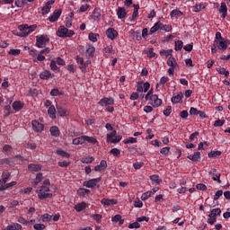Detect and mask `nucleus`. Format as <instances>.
Returning a JSON list of instances; mask_svg holds the SVG:
<instances>
[{
	"label": "nucleus",
	"mask_w": 230,
	"mask_h": 230,
	"mask_svg": "<svg viewBox=\"0 0 230 230\" xmlns=\"http://www.w3.org/2000/svg\"><path fill=\"white\" fill-rule=\"evenodd\" d=\"M86 49V57H88L89 58H91L92 57H94V53L96 51V48H94V46H93V44H88L85 47Z\"/></svg>",
	"instance_id": "nucleus-15"
},
{
	"label": "nucleus",
	"mask_w": 230,
	"mask_h": 230,
	"mask_svg": "<svg viewBox=\"0 0 230 230\" xmlns=\"http://www.w3.org/2000/svg\"><path fill=\"white\" fill-rule=\"evenodd\" d=\"M88 66H91V60H86L83 66H79V69H81L82 73H86Z\"/></svg>",
	"instance_id": "nucleus-53"
},
{
	"label": "nucleus",
	"mask_w": 230,
	"mask_h": 230,
	"mask_svg": "<svg viewBox=\"0 0 230 230\" xmlns=\"http://www.w3.org/2000/svg\"><path fill=\"white\" fill-rule=\"evenodd\" d=\"M40 80H49L51 78H55V74L49 72V70H44L40 73Z\"/></svg>",
	"instance_id": "nucleus-11"
},
{
	"label": "nucleus",
	"mask_w": 230,
	"mask_h": 230,
	"mask_svg": "<svg viewBox=\"0 0 230 230\" xmlns=\"http://www.w3.org/2000/svg\"><path fill=\"white\" fill-rule=\"evenodd\" d=\"M206 9V5H204V4L202 3H198L196 4L194 6H192V12H195L197 13H199V12H202V10Z\"/></svg>",
	"instance_id": "nucleus-29"
},
{
	"label": "nucleus",
	"mask_w": 230,
	"mask_h": 230,
	"mask_svg": "<svg viewBox=\"0 0 230 230\" xmlns=\"http://www.w3.org/2000/svg\"><path fill=\"white\" fill-rule=\"evenodd\" d=\"M117 17L118 19H125V17H127V10L125 7H119L117 9Z\"/></svg>",
	"instance_id": "nucleus-24"
},
{
	"label": "nucleus",
	"mask_w": 230,
	"mask_h": 230,
	"mask_svg": "<svg viewBox=\"0 0 230 230\" xmlns=\"http://www.w3.org/2000/svg\"><path fill=\"white\" fill-rule=\"evenodd\" d=\"M220 155H222V151H210L208 154V157L209 158V159H213V158H215V157H218V156H220Z\"/></svg>",
	"instance_id": "nucleus-40"
},
{
	"label": "nucleus",
	"mask_w": 230,
	"mask_h": 230,
	"mask_svg": "<svg viewBox=\"0 0 230 230\" xmlns=\"http://www.w3.org/2000/svg\"><path fill=\"white\" fill-rule=\"evenodd\" d=\"M31 125H32V128L35 132H42V130H44V124H42L37 120H32Z\"/></svg>",
	"instance_id": "nucleus-14"
},
{
	"label": "nucleus",
	"mask_w": 230,
	"mask_h": 230,
	"mask_svg": "<svg viewBox=\"0 0 230 230\" xmlns=\"http://www.w3.org/2000/svg\"><path fill=\"white\" fill-rule=\"evenodd\" d=\"M160 24L161 22H157L154 24V26L150 29L149 31V35H154V33H155V31H158L159 30H161L160 28Z\"/></svg>",
	"instance_id": "nucleus-35"
},
{
	"label": "nucleus",
	"mask_w": 230,
	"mask_h": 230,
	"mask_svg": "<svg viewBox=\"0 0 230 230\" xmlns=\"http://www.w3.org/2000/svg\"><path fill=\"white\" fill-rule=\"evenodd\" d=\"M49 186H51V182L49 179H46L43 181L40 189L36 190L40 200H46V199H51L53 197V193L48 192L49 191Z\"/></svg>",
	"instance_id": "nucleus-1"
},
{
	"label": "nucleus",
	"mask_w": 230,
	"mask_h": 230,
	"mask_svg": "<svg viewBox=\"0 0 230 230\" xmlns=\"http://www.w3.org/2000/svg\"><path fill=\"white\" fill-rule=\"evenodd\" d=\"M50 96H64V92H60L58 88H54L50 91Z\"/></svg>",
	"instance_id": "nucleus-42"
},
{
	"label": "nucleus",
	"mask_w": 230,
	"mask_h": 230,
	"mask_svg": "<svg viewBox=\"0 0 230 230\" xmlns=\"http://www.w3.org/2000/svg\"><path fill=\"white\" fill-rule=\"evenodd\" d=\"M33 229H35V230H44V229H46V226L44 224H35L33 226Z\"/></svg>",
	"instance_id": "nucleus-62"
},
{
	"label": "nucleus",
	"mask_w": 230,
	"mask_h": 230,
	"mask_svg": "<svg viewBox=\"0 0 230 230\" xmlns=\"http://www.w3.org/2000/svg\"><path fill=\"white\" fill-rule=\"evenodd\" d=\"M200 152L197 151L194 152L193 155H190L187 156V159H190V161H193V163L197 162V161H200Z\"/></svg>",
	"instance_id": "nucleus-26"
},
{
	"label": "nucleus",
	"mask_w": 230,
	"mask_h": 230,
	"mask_svg": "<svg viewBox=\"0 0 230 230\" xmlns=\"http://www.w3.org/2000/svg\"><path fill=\"white\" fill-rule=\"evenodd\" d=\"M222 214V209L220 208H213L208 217H214V218H217V217H220V215Z\"/></svg>",
	"instance_id": "nucleus-30"
},
{
	"label": "nucleus",
	"mask_w": 230,
	"mask_h": 230,
	"mask_svg": "<svg viewBox=\"0 0 230 230\" xmlns=\"http://www.w3.org/2000/svg\"><path fill=\"white\" fill-rule=\"evenodd\" d=\"M170 78L168 76H163L160 79L159 84H156V87H158V85H164L166 84V82H169Z\"/></svg>",
	"instance_id": "nucleus-55"
},
{
	"label": "nucleus",
	"mask_w": 230,
	"mask_h": 230,
	"mask_svg": "<svg viewBox=\"0 0 230 230\" xmlns=\"http://www.w3.org/2000/svg\"><path fill=\"white\" fill-rule=\"evenodd\" d=\"M48 114L51 119H57V109L55 108V105H51L48 109Z\"/></svg>",
	"instance_id": "nucleus-23"
},
{
	"label": "nucleus",
	"mask_w": 230,
	"mask_h": 230,
	"mask_svg": "<svg viewBox=\"0 0 230 230\" xmlns=\"http://www.w3.org/2000/svg\"><path fill=\"white\" fill-rule=\"evenodd\" d=\"M92 19L93 21H98V19H102V9L100 7H95L93 11Z\"/></svg>",
	"instance_id": "nucleus-18"
},
{
	"label": "nucleus",
	"mask_w": 230,
	"mask_h": 230,
	"mask_svg": "<svg viewBox=\"0 0 230 230\" xmlns=\"http://www.w3.org/2000/svg\"><path fill=\"white\" fill-rule=\"evenodd\" d=\"M87 208V203L85 202H81V203H77L76 205H75L74 209H75V211L77 213H82V211H84V209Z\"/></svg>",
	"instance_id": "nucleus-22"
},
{
	"label": "nucleus",
	"mask_w": 230,
	"mask_h": 230,
	"mask_svg": "<svg viewBox=\"0 0 230 230\" xmlns=\"http://www.w3.org/2000/svg\"><path fill=\"white\" fill-rule=\"evenodd\" d=\"M18 30L21 31L18 34V37H28L30 33H33L35 30H37V25H28V24H22L18 26Z\"/></svg>",
	"instance_id": "nucleus-2"
},
{
	"label": "nucleus",
	"mask_w": 230,
	"mask_h": 230,
	"mask_svg": "<svg viewBox=\"0 0 230 230\" xmlns=\"http://www.w3.org/2000/svg\"><path fill=\"white\" fill-rule=\"evenodd\" d=\"M91 8V4H82L81 7L78 9L79 13H84V12H87Z\"/></svg>",
	"instance_id": "nucleus-52"
},
{
	"label": "nucleus",
	"mask_w": 230,
	"mask_h": 230,
	"mask_svg": "<svg viewBox=\"0 0 230 230\" xmlns=\"http://www.w3.org/2000/svg\"><path fill=\"white\" fill-rule=\"evenodd\" d=\"M214 43L217 47V49H220L221 51H226L227 49V47L230 44L229 40H214Z\"/></svg>",
	"instance_id": "nucleus-6"
},
{
	"label": "nucleus",
	"mask_w": 230,
	"mask_h": 230,
	"mask_svg": "<svg viewBox=\"0 0 230 230\" xmlns=\"http://www.w3.org/2000/svg\"><path fill=\"white\" fill-rule=\"evenodd\" d=\"M153 195H154V192H152V190L146 191V192L142 194L141 199L142 200H148L150 199V197H152Z\"/></svg>",
	"instance_id": "nucleus-49"
},
{
	"label": "nucleus",
	"mask_w": 230,
	"mask_h": 230,
	"mask_svg": "<svg viewBox=\"0 0 230 230\" xmlns=\"http://www.w3.org/2000/svg\"><path fill=\"white\" fill-rule=\"evenodd\" d=\"M101 204H102V206H116L118 199H102Z\"/></svg>",
	"instance_id": "nucleus-19"
},
{
	"label": "nucleus",
	"mask_w": 230,
	"mask_h": 230,
	"mask_svg": "<svg viewBox=\"0 0 230 230\" xmlns=\"http://www.w3.org/2000/svg\"><path fill=\"white\" fill-rule=\"evenodd\" d=\"M77 195L79 197H85V195H91V190L85 188H79L77 190Z\"/></svg>",
	"instance_id": "nucleus-28"
},
{
	"label": "nucleus",
	"mask_w": 230,
	"mask_h": 230,
	"mask_svg": "<svg viewBox=\"0 0 230 230\" xmlns=\"http://www.w3.org/2000/svg\"><path fill=\"white\" fill-rule=\"evenodd\" d=\"M98 104L101 105V107H109L114 105V99L104 97L99 101Z\"/></svg>",
	"instance_id": "nucleus-8"
},
{
	"label": "nucleus",
	"mask_w": 230,
	"mask_h": 230,
	"mask_svg": "<svg viewBox=\"0 0 230 230\" xmlns=\"http://www.w3.org/2000/svg\"><path fill=\"white\" fill-rule=\"evenodd\" d=\"M105 53H109L111 55H114V49L112 48V45H108L105 49H104Z\"/></svg>",
	"instance_id": "nucleus-61"
},
{
	"label": "nucleus",
	"mask_w": 230,
	"mask_h": 230,
	"mask_svg": "<svg viewBox=\"0 0 230 230\" xmlns=\"http://www.w3.org/2000/svg\"><path fill=\"white\" fill-rule=\"evenodd\" d=\"M117 131L113 130L111 133L108 134L106 137V142L107 143H112L113 137H116Z\"/></svg>",
	"instance_id": "nucleus-44"
},
{
	"label": "nucleus",
	"mask_w": 230,
	"mask_h": 230,
	"mask_svg": "<svg viewBox=\"0 0 230 230\" xmlns=\"http://www.w3.org/2000/svg\"><path fill=\"white\" fill-rule=\"evenodd\" d=\"M124 143H125V145H128L130 143L131 144L137 143V138L130 137L127 138L126 140H124Z\"/></svg>",
	"instance_id": "nucleus-59"
},
{
	"label": "nucleus",
	"mask_w": 230,
	"mask_h": 230,
	"mask_svg": "<svg viewBox=\"0 0 230 230\" xmlns=\"http://www.w3.org/2000/svg\"><path fill=\"white\" fill-rule=\"evenodd\" d=\"M56 154L58 155H60L61 157H66V159H69V157H70V155L62 149L57 150Z\"/></svg>",
	"instance_id": "nucleus-47"
},
{
	"label": "nucleus",
	"mask_w": 230,
	"mask_h": 230,
	"mask_svg": "<svg viewBox=\"0 0 230 230\" xmlns=\"http://www.w3.org/2000/svg\"><path fill=\"white\" fill-rule=\"evenodd\" d=\"M170 17L171 19H173L174 17L178 19V17H182V13L181 12V10L173 9L170 13Z\"/></svg>",
	"instance_id": "nucleus-33"
},
{
	"label": "nucleus",
	"mask_w": 230,
	"mask_h": 230,
	"mask_svg": "<svg viewBox=\"0 0 230 230\" xmlns=\"http://www.w3.org/2000/svg\"><path fill=\"white\" fill-rule=\"evenodd\" d=\"M11 173L6 172L2 173V179L0 180V184H4L5 182L8 181V179L11 177Z\"/></svg>",
	"instance_id": "nucleus-36"
},
{
	"label": "nucleus",
	"mask_w": 230,
	"mask_h": 230,
	"mask_svg": "<svg viewBox=\"0 0 230 230\" xmlns=\"http://www.w3.org/2000/svg\"><path fill=\"white\" fill-rule=\"evenodd\" d=\"M16 184H17V181H11L9 183L0 184V191H4V190H8V188H12Z\"/></svg>",
	"instance_id": "nucleus-32"
},
{
	"label": "nucleus",
	"mask_w": 230,
	"mask_h": 230,
	"mask_svg": "<svg viewBox=\"0 0 230 230\" xmlns=\"http://www.w3.org/2000/svg\"><path fill=\"white\" fill-rule=\"evenodd\" d=\"M12 163H13V161L12 160V158H2L0 159V164H7L8 166L12 165Z\"/></svg>",
	"instance_id": "nucleus-50"
},
{
	"label": "nucleus",
	"mask_w": 230,
	"mask_h": 230,
	"mask_svg": "<svg viewBox=\"0 0 230 230\" xmlns=\"http://www.w3.org/2000/svg\"><path fill=\"white\" fill-rule=\"evenodd\" d=\"M44 174L42 172H38L36 175V179L33 182L34 186H37L39 184V182H42V180L44 179Z\"/></svg>",
	"instance_id": "nucleus-41"
},
{
	"label": "nucleus",
	"mask_w": 230,
	"mask_h": 230,
	"mask_svg": "<svg viewBox=\"0 0 230 230\" xmlns=\"http://www.w3.org/2000/svg\"><path fill=\"white\" fill-rule=\"evenodd\" d=\"M93 161L94 157L93 156H87L81 159V163H83V164H91V163H93Z\"/></svg>",
	"instance_id": "nucleus-45"
},
{
	"label": "nucleus",
	"mask_w": 230,
	"mask_h": 230,
	"mask_svg": "<svg viewBox=\"0 0 230 230\" xmlns=\"http://www.w3.org/2000/svg\"><path fill=\"white\" fill-rule=\"evenodd\" d=\"M51 4H55V0H49L46 3L45 6L42 7V15H48L51 12Z\"/></svg>",
	"instance_id": "nucleus-10"
},
{
	"label": "nucleus",
	"mask_w": 230,
	"mask_h": 230,
	"mask_svg": "<svg viewBox=\"0 0 230 230\" xmlns=\"http://www.w3.org/2000/svg\"><path fill=\"white\" fill-rule=\"evenodd\" d=\"M182 48H184V43L182 42V40H176L174 47L175 51H181Z\"/></svg>",
	"instance_id": "nucleus-48"
},
{
	"label": "nucleus",
	"mask_w": 230,
	"mask_h": 230,
	"mask_svg": "<svg viewBox=\"0 0 230 230\" xmlns=\"http://www.w3.org/2000/svg\"><path fill=\"white\" fill-rule=\"evenodd\" d=\"M12 107L13 111L19 112V111H22L23 109L24 103H22L21 101H15L14 102H13Z\"/></svg>",
	"instance_id": "nucleus-25"
},
{
	"label": "nucleus",
	"mask_w": 230,
	"mask_h": 230,
	"mask_svg": "<svg viewBox=\"0 0 230 230\" xmlns=\"http://www.w3.org/2000/svg\"><path fill=\"white\" fill-rule=\"evenodd\" d=\"M102 181V177L93 178L89 181H85L83 182V186L85 188H100V185H98V182Z\"/></svg>",
	"instance_id": "nucleus-5"
},
{
	"label": "nucleus",
	"mask_w": 230,
	"mask_h": 230,
	"mask_svg": "<svg viewBox=\"0 0 230 230\" xmlns=\"http://www.w3.org/2000/svg\"><path fill=\"white\" fill-rule=\"evenodd\" d=\"M224 195V191L222 190H219L216 192V194L213 196L214 200H218Z\"/></svg>",
	"instance_id": "nucleus-60"
},
{
	"label": "nucleus",
	"mask_w": 230,
	"mask_h": 230,
	"mask_svg": "<svg viewBox=\"0 0 230 230\" xmlns=\"http://www.w3.org/2000/svg\"><path fill=\"white\" fill-rule=\"evenodd\" d=\"M110 154L114 155V157H119L121 155V151L118 148H113L110 151Z\"/></svg>",
	"instance_id": "nucleus-54"
},
{
	"label": "nucleus",
	"mask_w": 230,
	"mask_h": 230,
	"mask_svg": "<svg viewBox=\"0 0 230 230\" xmlns=\"http://www.w3.org/2000/svg\"><path fill=\"white\" fill-rule=\"evenodd\" d=\"M199 136H200V133H199V131H196V132L190 134L189 140L191 143H193V141H195V139H197V137H199Z\"/></svg>",
	"instance_id": "nucleus-57"
},
{
	"label": "nucleus",
	"mask_w": 230,
	"mask_h": 230,
	"mask_svg": "<svg viewBox=\"0 0 230 230\" xmlns=\"http://www.w3.org/2000/svg\"><path fill=\"white\" fill-rule=\"evenodd\" d=\"M134 206H135V208H143V201H141V199L137 198L134 200Z\"/></svg>",
	"instance_id": "nucleus-63"
},
{
	"label": "nucleus",
	"mask_w": 230,
	"mask_h": 230,
	"mask_svg": "<svg viewBox=\"0 0 230 230\" xmlns=\"http://www.w3.org/2000/svg\"><path fill=\"white\" fill-rule=\"evenodd\" d=\"M182 98H184V94L182 92H180L177 95L172 97L171 102L175 105L177 103H181L182 102Z\"/></svg>",
	"instance_id": "nucleus-16"
},
{
	"label": "nucleus",
	"mask_w": 230,
	"mask_h": 230,
	"mask_svg": "<svg viewBox=\"0 0 230 230\" xmlns=\"http://www.w3.org/2000/svg\"><path fill=\"white\" fill-rule=\"evenodd\" d=\"M106 35L108 37V39H110L111 40H114V39H116V37H118V31H116L114 28H109L106 31Z\"/></svg>",
	"instance_id": "nucleus-13"
},
{
	"label": "nucleus",
	"mask_w": 230,
	"mask_h": 230,
	"mask_svg": "<svg viewBox=\"0 0 230 230\" xmlns=\"http://www.w3.org/2000/svg\"><path fill=\"white\" fill-rule=\"evenodd\" d=\"M149 103L152 105V107L157 109V107H161V105H163V100L159 99L157 94L151 95Z\"/></svg>",
	"instance_id": "nucleus-7"
},
{
	"label": "nucleus",
	"mask_w": 230,
	"mask_h": 230,
	"mask_svg": "<svg viewBox=\"0 0 230 230\" xmlns=\"http://www.w3.org/2000/svg\"><path fill=\"white\" fill-rule=\"evenodd\" d=\"M72 143L73 145H84L85 143V135L74 138Z\"/></svg>",
	"instance_id": "nucleus-31"
},
{
	"label": "nucleus",
	"mask_w": 230,
	"mask_h": 230,
	"mask_svg": "<svg viewBox=\"0 0 230 230\" xmlns=\"http://www.w3.org/2000/svg\"><path fill=\"white\" fill-rule=\"evenodd\" d=\"M49 132L53 137H58L60 136V129L57 126L50 127Z\"/></svg>",
	"instance_id": "nucleus-27"
},
{
	"label": "nucleus",
	"mask_w": 230,
	"mask_h": 230,
	"mask_svg": "<svg viewBox=\"0 0 230 230\" xmlns=\"http://www.w3.org/2000/svg\"><path fill=\"white\" fill-rule=\"evenodd\" d=\"M98 37H100L99 34L93 33V32H90L88 34V39L89 40H91L92 42H97L98 41Z\"/></svg>",
	"instance_id": "nucleus-46"
},
{
	"label": "nucleus",
	"mask_w": 230,
	"mask_h": 230,
	"mask_svg": "<svg viewBox=\"0 0 230 230\" xmlns=\"http://www.w3.org/2000/svg\"><path fill=\"white\" fill-rule=\"evenodd\" d=\"M219 13H222V19H226V17H227V5L226 4V2L221 3Z\"/></svg>",
	"instance_id": "nucleus-21"
},
{
	"label": "nucleus",
	"mask_w": 230,
	"mask_h": 230,
	"mask_svg": "<svg viewBox=\"0 0 230 230\" xmlns=\"http://www.w3.org/2000/svg\"><path fill=\"white\" fill-rule=\"evenodd\" d=\"M167 66H169V67H177L179 65L177 64V61H175V58L173 57H170L167 60Z\"/></svg>",
	"instance_id": "nucleus-37"
},
{
	"label": "nucleus",
	"mask_w": 230,
	"mask_h": 230,
	"mask_svg": "<svg viewBox=\"0 0 230 230\" xmlns=\"http://www.w3.org/2000/svg\"><path fill=\"white\" fill-rule=\"evenodd\" d=\"M51 218H53V217L49 214H43L40 217L41 222H51Z\"/></svg>",
	"instance_id": "nucleus-51"
},
{
	"label": "nucleus",
	"mask_w": 230,
	"mask_h": 230,
	"mask_svg": "<svg viewBox=\"0 0 230 230\" xmlns=\"http://www.w3.org/2000/svg\"><path fill=\"white\" fill-rule=\"evenodd\" d=\"M57 35H58V37H60L61 39H66V37L71 39V37H73V35H75V31L69 30L64 26H60L58 29Z\"/></svg>",
	"instance_id": "nucleus-3"
},
{
	"label": "nucleus",
	"mask_w": 230,
	"mask_h": 230,
	"mask_svg": "<svg viewBox=\"0 0 230 230\" xmlns=\"http://www.w3.org/2000/svg\"><path fill=\"white\" fill-rule=\"evenodd\" d=\"M160 30H162L163 31L170 32L172 31V25L160 22Z\"/></svg>",
	"instance_id": "nucleus-43"
},
{
	"label": "nucleus",
	"mask_w": 230,
	"mask_h": 230,
	"mask_svg": "<svg viewBox=\"0 0 230 230\" xmlns=\"http://www.w3.org/2000/svg\"><path fill=\"white\" fill-rule=\"evenodd\" d=\"M143 166H145V163L143 162H136L135 164H133V168H135V170H141Z\"/></svg>",
	"instance_id": "nucleus-58"
},
{
	"label": "nucleus",
	"mask_w": 230,
	"mask_h": 230,
	"mask_svg": "<svg viewBox=\"0 0 230 230\" xmlns=\"http://www.w3.org/2000/svg\"><path fill=\"white\" fill-rule=\"evenodd\" d=\"M42 170V164H28V171L31 173H36L37 172H40Z\"/></svg>",
	"instance_id": "nucleus-12"
},
{
	"label": "nucleus",
	"mask_w": 230,
	"mask_h": 230,
	"mask_svg": "<svg viewBox=\"0 0 230 230\" xmlns=\"http://www.w3.org/2000/svg\"><path fill=\"white\" fill-rule=\"evenodd\" d=\"M50 69L51 71H60V68L57 66V62L55 60L50 62Z\"/></svg>",
	"instance_id": "nucleus-56"
},
{
	"label": "nucleus",
	"mask_w": 230,
	"mask_h": 230,
	"mask_svg": "<svg viewBox=\"0 0 230 230\" xmlns=\"http://www.w3.org/2000/svg\"><path fill=\"white\" fill-rule=\"evenodd\" d=\"M150 181L153 182V184H161L163 182V180L159 178V175L153 174L150 176Z\"/></svg>",
	"instance_id": "nucleus-34"
},
{
	"label": "nucleus",
	"mask_w": 230,
	"mask_h": 230,
	"mask_svg": "<svg viewBox=\"0 0 230 230\" xmlns=\"http://www.w3.org/2000/svg\"><path fill=\"white\" fill-rule=\"evenodd\" d=\"M49 39L46 35H40L36 37V46L37 48H46Z\"/></svg>",
	"instance_id": "nucleus-4"
},
{
	"label": "nucleus",
	"mask_w": 230,
	"mask_h": 230,
	"mask_svg": "<svg viewBox=\"0 0 230 230\" xmlns=\"http://www.w3.org/2000/svg\"><path fill=\"white\" fill-rule=\"evenodd\" d=\"M107 161L102 160L99 165L94 167V172H105L107 170Z\"/></svg>",
	"instance_id": "nucleus-17"
},
{
	"label": "nucleus",
	"mask_w": 230,
	"mask_h": 230,
	"mask_svg": "<svg viewBox=\"0 0 230 230\" xmlns=\"http://www.w3.org/2000/svg\"><path fill=\"white\" fill-rule=\"evenodd\" d=\"M57 113L58 116H60V118H64L65 116H67V110H66V108L60 106V105H57Z\"/></svg>",
	"instance_id": "nucleus-20"
},
{
	"label": "nucleus",
	"mask_w": 230,
	"mask_h": 230,
	"mask_svg": "<svg viewBox=\"0 0 230 230\" xmlns=\"http://www.w3.org/2000/svg\"><path fill=\"white\" fill-rule=\"evenodd\" d=\"M226 123V120L224 119H217L214 123V127H223Z\"/></svg>",
	"instance_id": "nucleus-64"
},
{
	"label": "nucleus",
	"mask_w": 230,
	"mask_h": 230,
	"mask_svg": "<svg viewBox=\"0 0 230 230\" xmlns=\"http://www.w3.org/2000/svg\"><path fill=\"white\" fill-rule=\"evenodd\" d=\"M216 71L218 73V75H224L226 77L229 76V71L226 70L225 67H222V66L217 67Z\"/></svg>",
	"instance_id": "nucleus-39"
},
{
	"label": "nucleus",
	"mask_w": 230,
	"mask_h": 230,
	"mask_svg": "<svg viewBox=\"0 0 230 230\" xmlns=\"http://www.w3.org/2000/svg\"><path fill=\"white\" fill-rule=\"evenodd\" d=\"M84 143H90L91 145H96L98 140L94 137H89L84 135Z\"/></svg>",
	"instance_id": "nucleus-38"
},
{
	"label": "nucleus",
	"mask_w": 230,
	"mask_h": 230,
	"mask_svg": "<svg viewBox=\"0 0 230 230\" xmlns=\"http://www.w3.org/2000/svg\"><path fill=\"white\" fill-rule=\"evenodd\" d=\"M62 15V9H56L53 13L49 17V22H57Z\"/></svg>",
	"instance_id": "nucleus-9"
}]
</instances>
